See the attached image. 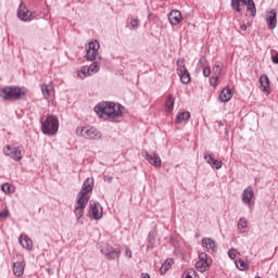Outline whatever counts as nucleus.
Segmentation results:
<instances>
[{"mask_svg":"<svg viewBox=\"0 0 278 278\" xmlns=\"http://www.w3.org/2000/svg\"><path fill=\"white\" fill-rule=\"evenodd\" d=\"M17 16L23 22H30L36 20V12L29 11L24 3H21L17 11Z\"/></svg>","mask_w":278,"mask_h":278,"instance_id":"obj_9","label":"nucleus"},{"mask_svg":"<svg viewBox=\"0 0 278 278\" xmlns=\"http://www.w3.org/2000/svg\"><path fill=\"white\" fill-rule=\"evenodd\" d=\"M178 76L180 77L181 83L185 85H188L191 81L188 70H185V72H181V74H178Z\"/></svg>","mask_w":278,"mask_h":278,"instance_id":"obj_29","label":"nucleus"},{"mask_svg":"<svg viewBox=\"0 0 278 278\" xmlns=\"http://www.w3.org/2000/svg\"><path fill=\"white\" fill-rule=\"evenodd\" d=\"M254 191L251 187H248L242 194V201L244 204L251 206L254 204Z\"/></svg>","mask_w":278,"mask_h":278,"instance_id":"obj_17","label":"nucleus"},{"mask_svg":"<svg viewBox=\"0 0 278 278\" xmlns=\"http://www.w3.org/2000/svg\"><path fill=\"white\" fill-rule=\"evenodd\" d=\"M41 91L46 100L51 101L54 98L52 85H41Z\"/></svg>","mask_w":278,"mask_h":278,"instance_id":"obj_18","label":"nucleus"},{"mask_svg":"<svg viewBox=\"0 0 278 278\" xmlns=\"http://www.w3.org/2000/svg\"><path fill=\"white\" fill-rule=\"evenodd\" d=\"M271 60L275 64H278V52H275V54H273Z\"/></svg>","mask_w":278,"mask_h":278,"instance_id":"obj_40","label":"nucleus"},{"mask_svg":"<svg viewBox=\"0 0 278 278\" xmlns=\"http://www.w3.org/2000/svg\"><path fill=\"white\" fill-rule=\"evenodd\" d=\"M101 252L106 256L108 260L113 261L119 258L122 251L119 249H113L111 245H105Z\"/></svg>","mask_w":278,"mask_h":278,"instance_id":"obj_13","label":"nucleus"},{"mask_svg":"<svg viewBox=\"0 0 278 278\" xmlns=\"http://www.w3.org/2000/svg\"><path fill=\"white\" fill-rule=\"evenodd\" d=\"M3 153L16 162L22 160V150H20V148H11V146H5L3 148Z\"/></svg>","mask_w":278,"mask_h":278,"instance_id":"obj_12","label":"nucleus"},{"mask_svg":"<svg viewBox=\"0 0 278 278\" xmlns=\"http://www.w3.org/2000/svg\"><path fill=\"white\" fill-rule=\"evenodd\" d=\"M124 106L116 104L115 102H110V119L119 118L123 116Z\"/></svg>","mask_w":278,"mask_h":278,"instance_id":"obj_14","label":"nucleus"},{"mask_svg":"<svg viewBox=\"0 0 278 278\" xmlns=\"http://www.w3.org/2000/svg\"><path fill=\"white\" fill-rule=\"evenodd\" d=\"M211 74H212L211 67L207 66V67H204V68H203V76H204V77L207 78V77H210Z\"/></svg>","mask_w":278,"mask_h":278,"instance_id":"obj_36","label":"nucleus"},{"mask_svg":"<svg viewBox=\"0 0 278 278\" xmlns=\"http://www.w3.org/2000/svg\"><path fill=\"white\" fill-rule=\"evenodd\" d=\"M99 50H100V43L98 40H91L87 45L86 51V58L88 61H94L99 56Z\"/></svg>","mask_w":278,"mask_h":278,"instance_id":"obj_7","label":"nucleus"},{"mask_svg":"<svg viewBox=\"0 0 278 278\" xmlns=\"http://www.w3.org/2000/svg\"><path fill=\"white\" fill-rule=\"evenodd\" d=\"M260 83L263 88V92H265L266 94H269L270 93V80H269L268 76H266V75L261 76Z\"/></svg>","mask_w":278,"mask_h":278,"instance_id":"obj_22","label":"nucleus"},{"mask_svg":"<svg viewBox=\"0 0 278 278\" xmlns=\"http://www.w3.org/2000/svg\"><path fill=\"white\" fill-rule=\"evenodd\" d=\"M92 189L93 181L90 180L89 178L86 179V181L83 185L81 191L77 195L76 205L74 210V213L78 219L84 216V211L90 199L89 193L92 191Z\"/></svg>","mask_w":278,"mask_h":278,"instance_id":"obj_1","label":"nucleus"},{"mask_svg":"<svg viewBox=\"0 0 278 278\" xmlns=\"http://www.w3.org/2000/svg\"><path fill=\"white\" fill-rule=\"evenodd\" d=\"M174 262L172 258H168L161 267L160 271L162 275L166 274V271H168L172 266H173Z\"/></svg>","mask_w":278,"mask_h":278,"instance_id":"obj_30","label":"nucleus"},{"mask_svg":"<svg viewBox=\"0 0 278 278\" xmlns=\"http://www.w3.org/2000/svg\"><path fill=\"white\" fill-rule=\"evenodd\" d=\"M8 216H9L8 210L0 212V220H5Z\"/></svg>","mask_w":278,"mask_h":278,"instance_id":"obj_37","label":"nucleus"},{"mask_svg":"<svg viewBox=\"0 0 278 278\" xmlns=\"http://www.w3.org/2000/svg\"><path fill=\"white\" fill-rule=\"evenodd\" d=\"M138 24H139V21L137 20V18H132L131 21H130V25H131V27H137L138 26Z\"/></svg>","mask_w":278,"mask_h":278,"instance_id":"obj_39","label":"nucleus"},{"mask_svg":"<svg viewBox=\"0 0 278 278\" xmlns=\"http://www.w3.org/2000/svg\"><path fill=\"white\" fill-rule=\"evenodd\" d=\"M204 159L213 168L220 169L223 166L220 161L214 159V154H204Z\"/></svg>","mask_w":278,"mask_h":278,"instance_id":"obj_20","label":"nucleus"},{"mask_svg":"<svg viewBox=\"0 0 278 278\" xmlns=\"http://www.w3.org/2000/svg\"><path fill=\"white\" fill-rule=\"evenodd\" d=\"M90 216L94 219H100L102 217V207L99 203L90 205Z\"/></svg>","mask_w":278,"mask_h":278,"instance_id":"obj_19","label":"nucleus"},{"mask_svg":"<svg viewBox=\"0 0 278 278\" xmlns=\"http://www.w3.org/2000/svg\"><path fill=\"white\" fill-rule=\"evenodd\" d=\"M232 98V91L231 89H229V87H225V89H223L220 96H219V100L223 103H227L231 100Z\"/></svg>","mask_w":278,"mask_h":278,"instance_id":"obj_23","label":"nucleus"},{"mask_svg":"<svg viewBox=\"0 0 278 278\" xmlns=\"http://www.w3.org/2000/svg\"><path fill=\"white\" fill-rule=\"evenodd\" d=\"M202 245L207 250V251H211V252H215L217 247H216V242L211 239V238H205L202 240Z\"/></svg>","mask_w":278,"mask_h":278,"instance_id":"obj_25","label":"nucleus"},{"mask_svg":"<svg viewBox=\"0 0 278 278\" xmlns=\"http://www.w3.org/2000/svg\"><path fill=\"white\" fill-rule=\"evenodd\" d=\"M206 61H205V59H200V63L201 64H203V63H205Z\"/></svg>","mask_w":278,"mask_h":278,"instance_id":"obj_44","label":"nucleus"},{"mask_svg":"<svg viewBox=\"0 0 278 278\" xmlns=\"http://www.w3.org/2000/svg\"><path fill=\"white\" fill-rule=\"evenodd\" d=\"M182 278H198L194 269L190 268L184 273Z\"/></svg>","mask_w":278,"mask_h":278,"instance_id":"obj_33","label":"nucleus"},{"mask_svg":"<svg viewBox=\"0 0 278 278\" xmlns=\"http://www.w3.org/2000/svg\"><path fill=\"white\" fill-rule=\"evenodd\" d=\"M185 71H188L187 67H186L185 59H178V61H177V74H181Z\"/></svg>","mask_w":278,"mask_h":278,"instance_id":"obj_31","label":"nucleus"},{"mask_svg":"<svg viewBox=\"0 0 278 278\" xmlns=\"http://www.w3.org/2000/svg\"><path fill=\"white\" fill-rule=\"evenodd\" d=\"M25 96L24 89H21V87H4L3 89H0V97L5 100H18L21 97Z\"/></svg>","mask_w":278,"mask_h":278,"instance_id":"obj_3","label":"nucleus"},{"mask_svg":"<svg viewBox=\"0 0 278 278\" xmlns=\"http://www.w3.org/2000/svg\"><path fill=\"white\" fill-rule=\"evenodd\" d=\"M211 263H212L211 258L207 257L206 253L202 252L199 255V261L195 264V268L200 273H204L210 268Z\"/></svg>","mask_w":278,"mask_h":278,"instance_id":"obj_11","label":"nucleus"},{"mask_svg":"<svg viewBox=\"0 0 278 278\" xmlns=\"http://www.w3.org/2000/svg\"><path fill=\"white\" fill-rule=\"evenodd\" d=\"M255 278H261V277L257 276V277H255Z\"/></svg>","mask_w":278,"mask_h":278,"instance_id":"obj_45","label":"nucleus"},{"mask_svg":"<svg viewBox=\"0 0 278 278\" xmlns=\"http://www.w3.org/2000/svg\"><path fill=\"white\" fill-rule=\"evenodd\" d=\"M76 134L89 140H99L101 138V134L93 126L77 128Z\"/></svg>","mask_w":278,"mask_h":278,"instance_id":"obj_5","label":"nucleus"},{"mask_svg":"<svg viewBox=\"0 0 278 278\" xmlns=\"http://www.w3.org/2000/svg\"><path fill=\"white\" fill-rule=\"evenodd\" d=\"M191 113L189 111H184V113H179L176 118V124H182L190 119Z\"/></svg>","mask_w":278,"mask_h":278,"instance_id":"obj_28","label":"nucleus"},{"mask_svg":"<svg viewBox=\"0 0 278 278\" xmlns=\"http://www.w3.org/2000/svg\"><path fill=\"white\" fill-rule=\"evenodd\" d=\"M20 243L24 249L30 250L33 248V241L25 235L20 237Z\"/></svg>","mask_w":278,"mask_h":278,"instance_id":"obj_26","label":"nucleus"},{"mask_svg":"<svg viewBox=\"0 0 278 278\" xmlns=\"http://www.w3.org/2000/svg\"><path fill=\"white\" fill-rule=\"evenodd\" d=\"M174 104H175V98H174V96H172V93H169L167 96V100L165 102V111L168 113L173 112Z\"/></svg>","mask_w":278,"mask_h":278,"instance_id":"obj_27","label":"nucleus"},{"mask_svg":"<svg viewBox=\"0 0 278 278\" xmlns=\"http://www.w3.org/2000/svg\"><path fill=\"white\" fill-rule=\"evenodd\" d=\"M94 112L100 118L104 121L111 119L110 102H100V104L94 106Z\"/></svg>","mask_w":278,"mask_h":278,"instance_id":"obj_8","label":"nucleus"},{"mask_svg":"<svg viewBox=\"0 0 278 278\" xmlns=\"http://www.w3.org/2000/svg\"><path fill=\"white\" fill-rule=\"evenodd\" d=\"M240 29L243 30V31H245V30H247V25H245V24H242V25L240 26Z\"/></svg>","mask_w":278,"mask_h":278,"instance_id":"obj_42","label":"nucleus"},{"mask_svg":"<svg viewBox=\"0 0 278 278\" xmlns=\"http://www.w3.org/2000/svg\"><path fill=\"white\" fill-rule=\"evenodd\" d=\"M236 265L237 267L240 269V270H245L249 268L248 264H245L243 261L239 260L236 262Z\"/></svg>","mask_w":278,"mask_h":278,"instance_id":"obj_35","label":"nucleus"},{"mask_svg":"<svg viewBox=\"0 0 278 278\" xmlns=\"http://www.w3.org/2000/svg\"><path fill=\"white\" fill-rule=\"evenodd\" d=\"M125 254H126V256H127L128 258H131V257H132V252H131L130 249L127 248V247H126V252H125Z\"/></svg>","mask_w":278,"mask_h":278,"instance_id":"obj_41","label":"nucleus"},{"mask_svg":"<svg viewBox=\"0 0 278 278\" xmlns=\"http://www.w3.org/2000/svg\"><path fill=\"white\" fill-rule=\"evenodd\" d=\"M100 71L99 63L94 62L91 65H84L81 70L77 73L78 78L85 79L86 77H90L97 74Z\"/></svg>","mask_w":278,"mask_h":278,"instance_id":"obj_6","label":"nucleus"},{"mask_svg":"<svg viewBox=\"0 0 278 278\" xmlns=\"http://www.w3.org/2000/svg\"><path fill=\"white\" fill-rule=\"evenodd\" d=\"M248 228V220L245 218H241L238 223V230L243 233Z\"/></svg>","mask_w":278,"mask_h":278,"instance_id":"obj_32","label":"nucleus"},{"mask_svg":"<svg viewBox=\"0 0 278 278\" xmlns=\"http://www.w3.org/2000/svg\"><path fill=\"white\" fill-rule=\"evenodd\" d=\"M26 264L25 262H15L13 264V274L16 277H22L24 274V268H25Z\"/></svg>","mask_w":278,"mask_h":278,"instance_id":"obj_21","label":"nucleus"},{"mask_svg":"<svg viewBox=\"0 0 278 278\" xmlns=\"http://www.w3.org/2000/svg\"><path fill=\"white\" fill-rule=\"evenodd\" d=\"M222 73H223V63L217 61L215 63V65L213 66L212 78L210 79V85L213 88H216L218 86V80H219V77H220Z\"/></svg>","mask_w":278,"mask_h":278,"instance_id":"obj_10","label":"nucleus"},{"mask_svg":"<svg viewBox=\"0 0 278 278\" xmlns=\"http://www.w3.org/2000/svg\"><path fill=\"white\" fill-rule=\"evenodd\" d=\"M228 255L231 260H235L236 258V250H233V249L229 250Z\"/></svg>","mask_w":278,"mask_h":278,"instance_id":"obj_38","label":"nucleus"},{"mask_svg":"<svg viewBox=\"0 0 278 278\" xmlns=\"http://www.w3.org/2000/svg\"><path fill=\"white\" fill-rule=\"evenodd\" d=\"M59 129V119L55 115H47V118L42 122L41 130L45 135L54 136Z\"/></svg>","mask_w":278,"mask_h":278,"instance_id":"obj_2","label":"nucleus"},{"mask_svg":"<svg viewBox=\"0 0 278 278\" xmlns=\"http://www.w3.org/2000/svg\"><path fill=\"white\" fill-rule=\"evenodd\" d=\"M1 190L8 194V193H12L14 192V187L9 185V184H4L2 187H1Z\"/></svg>","mask_w":278,"mask_h":278,"instance_id":"obj_34","label":"nucleus"},{"mask_svg":"<svg viewBox=\"0 0 278 278\" xmlns=\"http://www.w3.org/2000/svg\"><path fill=\"white\" fill-rule=\"evenodd\" d=\"M247 7L248 12L254 17L256 15V5L254 0H231V8L238 12H242V7Z\"/></svg>","mask_w":278,"mask_h":278,"instance_id":"obj_4","label":"nucleus"},{"mask_svg":"<svg viewBox=\"0 0 278 278\" xmlns=\"http://www.w3.org/2000/svg\"><path fill=\"white\" fill-rule=\"evenodd\" d=\"M147 160L154 167H161V165H162V161H161L159 154H156V153H154V154L147 153Z\"/></svg>","mask_w":278,"mask_h":278,"instance_id":"obj_24","label":"nucleus"},{"mask_svg":"<svg viewBox=\"0 0 278 278\" xmlns=\"http://www.w3.org/2000/svg\"><path fill=\"white\" fill-rule=\"evenodd\" d=\"M141 278H151L148 274H142Z\"/></svg>","mask_w":278,"mask_h":278,"instance_id":"obj_43","label":"nucleus"},{"mask_svg":"<svg viewBox=\"0 0 278 278\" xmlns=\"http://www.w3.org/2000/svg\"><path fill=\"white\" fill-rule=\"evenodd\" d=\"M266 22L269 29H275L277 26V12L276 10H270L266 14Z\"/></svg>","mask_w":278,"mask_h":278,"instance_id":"obj_16","label":"nucleus"},{"mask_svg":"<svg viewBox=\"0 0 278 278\" xmlns=\"http://www.w3.org/2000/svg\"><path fill=\"white\" fill-rule=\"evenodd\" d=\"M168 21L173 26H177L182 22V15L179 10H172L168 14Z\"/></svg>","mask_w":278,"mask_h":278,"instance_id":"obj_15","label":"nucleus"}]
</instances>
